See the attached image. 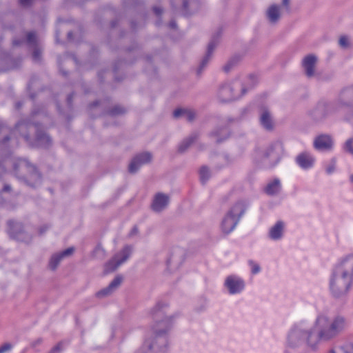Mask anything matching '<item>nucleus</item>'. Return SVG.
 <instances>
[{
	"label": "nucleus",
	"mask_w": 353,
	"mask_h": 353,
	"mask_svg": "<svg viewBox=\"0 0 353 353\" xmlns=\"http://www.w3.org/2000/svg\"><path fill=\"white\" fill-rule=\"evenodd\" d=\"M168 306L159 303L151 310L155 324L145 338L139 353H161L167 344V334L172 326V318L167 314Z\"/></svg>",
	"instance_id": "nucleus-1"
},
{
	"label": "nucleus",
	"mask_w": 353,
	"mask_h": 353,
	"mask_svg": "<svg viewBox=\"0 0 353 353\" xmlns=\"http://www.w3.org/2000/svg\"><path fill=\"white\" fill-rule=\"evenodd\" d=\"M346 326V319L342 316L319 314L314 324V334L309 335V346L314 347L320 341L333 340L345 330Z\"/></svg>",
	"instance_id": "nucleus-2"
},
{
	"label": "nucleus",
	"mask_w": 353,
	"mask_h": 353,
	"mask_svg": "<svg viewBox=\"0 0 353 353\" xmlns=\"http://www.w3.org/2000/svg\"><path fill=\"white\" fill-rule=\"evenodd\" d=\"M353 284V254L340 259L330 280V289L336 297L345 295Z\"/></svg>",
	"instance_id": "nucleus-3"
},
{
	"label": "nucleus",
	"mask_w": 353,
	"mask_h": 353,
	"mask_svg": "<svg viewBox=\"0 0 353 353\" xmlns=\"http://www.w3.org/2000/svg\"><path fill=\"white\" fill-rule=\"evenodd\" d=\"M12 163L14 174L21 181L31 188L41 184V176L37 168L26 159H18L12 161L4 158L0 161V176L4 174L8 165Z\"/></svg>",
	"instance_id": "nucleus-4"
},
{
	"label": "nucleus",
	"mask_w": 353,
	"mask_h": 353,
	"mask_svg": "<svg viewBox=\"0 0 353 353\" xmlns=\"http://www.w3.org/2000/svg\"><path fill=\"white\" fill-rule=\"evenodd\" d=\"M28 128H33L36 131L35 145L39 147H47L50 143V138L42 130L34 124L22 121L19 122L15 127V130H12L5 125H0V150H3L8 141L10 139V135L19 132L26 141H28V136L26 133Z\"/></svg>",
	"instance_id": "nucleus-5"
},
{
	"label": "nucleus",
	"mask_w": 353,
	"mask_h": 353,
	"mask_svg": "<svg viewBox=\"0 0 353 353\" xmlns=\"http://www.w3.org/2000/svg\"><path fill=\"white\" fill-rule=\"evenodd\" d=\"M353 108V86L343 89L338 97L330 103V110L334 113Z\"/></svg>",
	"instance_id": "nucleus-6"
},
{
	"label": "nucleus",
	"mask_w": 353,
	"mask_h": 353,
	"mask_svg": "<svg viewBox=\"0 0 353 353\" xmlns=\"http://www.w3.org/2000/svg\"><path fill=\"white\" fill-rule=\"evenodd\" d=\"M240 85V81L239 80L222 84L218 91L219 101L227 103L239 99L241 97L239 88Z\"/></svg>",
	"instance_id": "nucleus-7"
},
{
	"label": "nucleus",
	"mask_w": 353,
	"mask_h": 353,
	"mask_svg": "<svg viewBox=\"0 0 353 353\" xmlns=\"http://www.w3.org/2000/svg\"><path fill=\"white\" fill-rule=\"evenodd\" d=\"M133 250L131 245H125L105 265V272L109 273L116 270L121 264L125 263L130 256Z\"/></svg>",
	"instance_id": "nucleus-8"
},
{
	"label": "nucleus",
	"mask_w": 353,
	"mask_h": 353,
	"mask_svg": "<svg viewBox=\"0 0 353 353\" xmlns=\"http://www.w3.org/2000/svg\"><path fill=\"white\" fill-rule=\"evenodd\" d=\"M284 154V147L281 142L276 141L272 143L265 151L264 157L270 166L276 165Z\"/></svg>",
	"instance_id": "nucleus-9"
},
{
	"label": "nucleus",
	"mask_w": 353,
	"mask_h": 353,
	"mask_svg": "<svg viewBox=\"0 0 353 353\" xmlns=\"http://www.w3.org/2000/svg\"><path fill=\"white\" fill-rule=\"evenodd\" d=\"M314 334L312 331L306 330L304 328L295 326L290 332L288 336V341L291 346H297L303 342L309 345V335Z\"/></svg>",
	"instance_id": "nucleus-10"
},
{
	"label": "nucleus",
	"mask_w": 353,
	"mask_h": 353,
	"mask_svg": "<svg viewBox=\"0 0 353 353\" xmlns=\"http://www.w3.org/2000/svg\"><path fill=\"white\" fill-rule=\"evenodd\" d=\"M8 225V233L12 238L26 243H29L31 241L32 236L24 230L20 222L9 220Z\"/></svg>",
	"instance_id": "nucleus-11"
},
{
	"label": "nucleus",
	"mask_w": 353,
	"mask_h": 353,
	"mask_svg": "<svg viewBox=\"0 0 353 353\" xmlns=\"http://www.w3.org/2000/svg\"><path fill=\"white\" fill-rule=\"evenodd\" d=\"M318 61L319 58L314 54H307L303 58L301 66L307 77L312 78L316 75Z\"/></svg>",
	"instance_id": "nucleus-12"
},
{
	"label": "nucleus",
	"mask_w": 353,
	"mask_h": 353,
	"mask_svg": "<svg viewBox=\"0 0 353 353\" xmlns=\"http://www.w3.org/2000/svg\"><path fill=\"white\" fill-rule=\"evenodd\" d=\"M184 252L179 248H174L170 250L166 260V265L169 270H175L179 268L183 261Z\"/></svg>",
	"instance_id": "nucleus-13"
},
{
	"label": "nucleus",
	"mask_w": 353,
	"mask_h": 353,
	"mask_svg": "<svg viewBox=\"0 0 353 353\" xmlns=\"http://www.w3.org/2000/svg\"><path fill=\"white\" fill-rule=\"evenodd\" d=\"M74 248H68L65 250L55 252L49 259L48 268L51 271H55L61 262L65 259L71 256L74 253Z\"/></svg>",
	"instance_id": "nucleus-14"
},
{
	"label": "nucleus",
	"mask_w": 353,
	"mask_h": 353,
	"mask_svg": "<svg viewBox=\"0 0 353 353\" xmlns=\"http://www.w3.org/2000/svg\"><path fill=\"white\" fill-rule=\"evenodd\" d=\"M152 159V154L148 152L136 155L129 165V172L132 174L136 173L142 165L150 163Z\"/></svg>",
	"instance_id": "nucleus-15"
},
{
	"label": "nucleus",
	"mask_w": 353,
	"mask_h": 353,
	"mask_svg": "<svg viewBox=\"0 0 353 353\" xmlns=\"http://www.w3.org/2000/svg\"><path fill=\"white\" fill-rule=\"evenodd\" d=\"M314 148L319 151H329L333 147V139L330 134H322L316 136L313 142Z\"/></svg>",
	"instance_id": "nucleus-16"
},
{
	"label": "nucleus",
	"mask_w": 353,
	"mask_h": 353,
	"mask_svg": "<svg viewBox=\"0 0 353 353\" xmlns=\"http://www.w3.org/2000/svg\"><path fill=\"white\" fill-rule=\"evenodd\" d=\"M260 125L267 131H272L274 122L270 110L267 107H261L259 111Z\"/></svg>",
	"instance_id": "nucleus-17"
},
{
	"label": "nucleus",
	"mask_w": 353,
	"mask_h": 353,
	"mask_svg": "<svg viewBox=\"0 0 353 353\" xmlns=\"http://www.w3.org/2000/svg\"><path fill=\"white\" fill-rule=\"evenodd\" d=\"M225 286L232 294L241 292L245 287L244 281L239 277L230 275L225 281Z\"/></svg>",
	"instance_id": "nucleus-18"
},
{
	"label": "nucleus",
	"mask_w": 353,
	"mask_h": 353,
	"mask_svg": "<svg viewBox=\"0 0 353 353\" xmlns=\"http://www.w3.org/2000/svg\"><path fill=\"white\" fill-rule=\"evenodd\" d=\"M123 281V276H116L115 278L110 282L108 287L99 290L96 293V296L101 299L111 295L121 286Z\"/></svg>",
	"instance_id": "nucleus-19"
},
{
	"label": "nucleus",
	"mask_w": 353,
	"mask_h": 353,
	"mask_svg": "<svg viewBox=\"0 0 353 353\" xmlns=\"http://www.w3.org/2000/svg\"><path fill=\"white\" fill-rule=\"evenodd\" d=\"M170 202V197L163 193H157L154 196L151 204L152 210L155 212H161L165 210Z\"/></svg>",
	"instance_id": "nucleus-20"
},
{
	"label": "nucleus",
	"mask_w": 353,
	"mask_h": 353,
	"mask_svg": "<svg viewBox=\"0 0 353 353\" xmlns=\"http://www.w3.org/2000/svg\"><path fill=\"white\" fill-rule=\"evenodd\" d=\"M334 113L330 110V103L320 102L312 112V116L315 120H321L330 114Z\"/></svg>",
	"instance_id": "nucleus-21"
},
{
	"label": "nucleus",
	"mask_w": 353,
	"mask_h": 353,
	"mask_svg": "<svg viewBox=\"0 0 353 353\" xmlns=\"http://www.w3.org/2000/svg\"><path fill=\"white\" fill-rule=\"evenodd\" d=\"M265 17L270 24H276L281 17V6L276 4L270 6L265 11Z\"/></svg>",
	"instance_id": "nucleus-22"
},
{
	"label": "nucleus",
	"mask_w": 353,
	"mask_h": 353,
	"mask_svg": "<svg viewBox=\"0 0 353 353\" xmlns=\"http://www.w3.org/2000/svg\"><path fill=\"white\" fill-rule=\"evenodd\" d=\"M248 205V203L245 201H238L234 203L228 213L234 218H236L238 221H239L241 216L245 214Z\"/></svg>",
	"instance_id": "nucleus-23"
},
{
	"label": "nucleus",
	"mask_w": 353,
	"mask_h": 353,
	"mask_svg": "<svg viewBox=\"0 0 353 353\" xmlns=\"http://www.w3.org/2000/svg\"><path fill=\"white\" fill-rule=\"evenodd\" d=\"M295 161L301 168L307 170L313 166L314 158L309 152H303L297 155Z\"/></svg>",
	"instance_id": "nucleus-24"
},
{
	"label": "nucleus",
	"mask_w": 353,
	"mask_h": 353,
	"mask_svg": "<svg viewBox=\"0 0 353 353\" xmlns=\"http://www.w3.org/2000/svg\"><path fill=\"white\" fill-rule=\"evenodd\" d=\"M238 223L239 221L236 218H234L227 213L221 223L222 232L226 234L230 233L235 228Z\"/></svg>",
	"instance_id": "nucleus-25"
},
{
	"label": "nucleus",
	"mask_w": 353,
	"mask_h": 353,
	"mask_svg": "<svg viewBox=\"0 0 353 353\" xmlns=\"http://www.w3.org/2000/svg\"><path fill=\"white\" fill-rule=\"evenodd\" d=\"M175 119H184L188 121H192L196 117V112L192 109L178 108L173 112Z\"/></svg>",
	"instance_id": "nucleus-26"
},
{
	"label": "nucleus",
	"mask_w": 353,
	"mask_h": 353,
	"mask_svg": "<svg viewBox=\"0 0 353 353\" xmlns=\"http://www.w3.org/2000/svg\"><path fill=\"white\" fill-rule=\"evenodd\" d=\"M27 42L28 43L34 48L33 50V59L35 61H39L41 56V50L37 46V38L35 33L30 32L27 34Z\"/></svg>",
	"instance_id": "nucleus-27"
},
{
	"label": "nucleus",
	"mask_w": 353,
	"mask_h": 353,
	"mask_svg": "<svg viewBox=\"0 0 353 353\" xmlns=\"http://www.w3.org/2000/svg\"><path fill=\"white\" fill-rule=\"evenodd\" d=\"M285 224L283 221H277L269 230V237L274 241L281 239L283 234Z\"/></svg>",
	"instance_id": "nucleus-28"
},
{
	"label": "nucleus",
	"mask_w": 353,
	"mask_h": 353,
	"mask_svg": "<svg viewBox=\"0 0 353 353\" xmlns=\"http://www.w3.org/2000/svg\"><path fill=\"white\" fill-rule=\"evenodd\" d=\"M217 45V43L215 41H212L209 43L208 46V50L207 53L205 57L202 59L200 65L197 70V73L199 74L201 73L203 68L207 65L210 59L212 57V55L213 54L214 50L215 49L216 46Z\"/></svg>",
	"instance_id": "nucleus-29"
},
{
	"label": "nucleus",
	"mask_w": 353,
	"mask_h": 353,
	"mask_svg": "<svg viewBox=\"0 0 353 353\" xmlns=\"http://www.w3.org/2000/svg\"><path fill=\"white\" fill-rule=\"evenodd\" d=\"M281 189V185L280 180L279 179H274L267 184L265 188V192L268 195L272 196L278 194Z\"/></svg>",
	"instance_id": "nucleus-30"
},
{
	"label": "nucleus",
	"mask_w": 353,
	"mask_h": 353,
	"mask_svg": "<svg viewBox=\"0 0 353 353\" xmlns=\"http://www.w3.org/2000/svg\"><path fill=\"white\" fill-rule=\"evenodd\" d=\"M256 83V79L254 75H250L243 82L240 81L239 91L241 96L243 95L248 90L253 88Z\"/></svg>",
	"instance_id": "nucleus-31"
},
{
	"label": "nucleus",
	"mask_w": 353,
	"mask_h": 353,
	"mask_svg": "<svg viewBox=\"0 0 353 353\" xmlns=\"http://www.w3.org/2000/svg\"><path fill=\"white\" fill-rule=\"evenodd\" d=\"M211 136L215 139L216 143H221L229 137L230 132L225 128H218L212 132Z\"/></svg>",
	"instance_id": "nucleus-32"
},
{
	"label": "nucleus",
	"mask_w": 353,
	"mask_h": 353,
	"mask_svg": "<svg viewBox=\"0 0 353 353\" xmlns=\"http://www.w3.org/2000/svg\"><path fill=\"white\" fill-rule=\"evenodd\" d=\"M198 134L196 133L192 134L188 138L184 139L179 145V152H185L190 145L196 140Z\"/></svg>",
	"instance_id": "nucleus-33"
},
{
	"label": "nucleus",
	"mask_w": 353,
	"mask_h": 353,
	"mask_svg": "<svg viewBox=\"0 0 353 353\" xmlns=\"http://www.w3.org/2000/svg\"><path fill=\"white\" fill-rule=\"evenodd\" d=\"M200 179L205 183L210 177V171L207 166H202L199 170Z\"/></svg>",
	"instance_id": "nucleus-34"
},
{
	"label": "nucleus",
	"mask_w": 353,
	"mask_h": 353,
	"mask_svg": "<svg viewBox=\"0 0 353 353\" xmlns=\"http://www.w3.org/2000/svg\"><path fill=\"white\" fill-rule=\"evenodd\" d=\"M339 45L343 49H347L350 46V39L346 35H342L339 37Z\"/></svg>",
	"instance_id": "nucleus-35"
},
{
	"label": "nucleus",
	"mask_w": 353,
	"mask_h": 353,
	"mask_svg": "<svg viewBox=\"0 0 353 353\" xmlns=\"http://www.w3.org/2000/svg\"><path fill=\"white\" fill-rule=\"evenodd\" d=\"M344 150L346 152L353 155V138H350L345 141Z\"/></svg>",
	"instance_id": "nucleus-36"
},
{
	"label": "nucleus",
	"mask_w": 353,
	"mask_h": 353,
	"mask_svg": "<svg viewBox=\"0 0 353 353\" xmlns=\"http://www.w3.org/2000/svg\"><path fill=\"white\" fill-rule=\"evenodd\" d=\"M236 63V60L234 59H230L228 62L223 66V70L226 72H229Z\"/></svg>",
	"instance_id": "nucleus-37"
},
{
	"label": "nucleus",
	"mask_w": 353,
	"mask_h": 353,
	"mask_svg": "<svg viewBox=\"0 0 353 353\" xmlns=\"http://www.w3.org/2000/svg\"><path fill=\"white\" fill-rule=\"evenodd\" d=\"M125 112V109L120 106H115L110 111V114L112 115H118L121 114Z\"/></svg>",
	"instance_id": "nucleus-38"
},
{
	"label": "nucleus",
	"mask_w": 353,
	"mask_h": 353,
	"mask_svg": "<svg viewBox=\"0 0 353 353\" xmlns=\"http://www.w3.org/2000/svg\"><path fill=\"white\" fill-rule=\"evenodd\" d=\"M249 264L252 268V274H257L258 272H260L261 268H260V266L259 265V264L254 263L252 261H250Z\"/></svg>",
	"instance_id": "nucleus-39"
},
{
	"label": "nucleus",
	"mask_w": 353,
	"mask_h": 353,
	"mask_svg": "<svg viewBox=\"0 0 353 353\" xmlns=\"http://www.w3.org/2000/svg\"><path fill=\"white\" fill-rule=\"evenodd\" d=\"M12 349V345L10 343H4L0 346V353H6Z\"/></svg>",
	"instance_id": "nucleus-40"
},
{
	"label": "nucleus",
	"mask_w": 353,
	"mask_h": 353,
	"mask_svg": "<svg viewBox=\"0 0 353 353\" xmlns=\"http://www.w3.org/2000/svg\"><path fill=\"white\" fill-rule=\"evenodd\" d=\"M94 254L95 256L100 255L102 258L105 255V250L101 246L98 245L94 250Z\"/></svg>",
	"instance_id": "nucleus-41"
},
{
	"label": "nucleus",
	"mask_w": 353,
	"mask_h": 353,
	"mask_svg": "<svg viewBox=\"0 0 353 353\" xmlns=\"http://www.w3.org/2000/svg\"><path fill=\"white\" fill-rule=\"evenodd\" d=\"M335 170V162L332 161L326 168V172L327 174L332 173Z\"/></svg>",
	"instance_id": "nucleus-42"
},
{
	"label": "nucleus",
	"mask_w": 353,
	"mask_h": 353,
	"mask_svg": "<svg viewBox=\"0 0 353 353\" xmlns=\"http://www.w3.org/2000/svg\"><path fill=\"white\" fill-rule=\"evenodd\" d=\"M62 351L61 345L59 343L54 347L50 353H61Z\"/></svg>",
	"instance_id": "nucleus-43"
},
{
	"label": "nucleus",
	"mask_w": 353,
	"mask_h": 353,
	"mask_svg": "<svg viewBox=\"0 0 353 353\" xmlns=\"http://www.w3.org/2000/svg\"><path fill=\"white\" fill-rule=\"evenodd\" d=\"M33 0H19L20 4L23 6H28L32 3Z\"/></svg>",
	"instance_id": "nucleus-44"
},
{
	"label": "nucleus",
	"mask_w": 353,
	"mask_h": 353,
	"mask_svg": "<svg viewBox=\"0 0 353 353\" xmlns=\"http://www.w3.org/2000/svg\"><path fill=\"white\" fill-rule=\"evenodd\" d=\"M49 228V226L47 225H43L42 226H41L39 228V232L40 234H43L44 232H46Z\"/></svg>",
	"instance_id": "nucleus-45"
},
{
	"label": "nucleus",
	"mask_w": 353,
	"mask_h": 353,
	"mask_svg": "<svg viewBox=\"0 0 353 353\" xmlns=\"http://www.w3.org/2000/svg\"><path fill=\"white\" fill-rule=\"evenodd\" d=\"M11 191V187L10 185H4L2 190L0 191V194L2 192H10Z\"/></svg>",
	"instance_id": "nucleus-46"
},
{
	"label": "nucleus",
	"mask_w": 353,
	"mask_h": 353,
	"mask_svg": "<svg viewBox=\"0 0 353 353\" xmlns=\"http://www.w3.org/2000/svg\"><path fill=\"white\" fill-rule=\"evenodd\" d=\"M154 12L157 14V15H159L162 13L163 10L161 8L159 7H154Z\"/></svg>",
	"instance_id": "nucleus-47"
},
{
	"label": "nucleus",
	"mask_w": 353,
	"mask_h": 353,
	"mask_svg": "<svg viewBox=\"0 0 353 353\" xmlns=\"http://www.w3.org/2000/svg\"><path fill=\"white\" fill-rule=\"evenodd\" d=\"M137 233H138V228L137 227H134L130 233V236H132L134 235H136Z\"/></svg>",
	"instance_id": "nucleus-48"
},
{
	"label": "nucleus",
	"mask_w": 353,
	"mask_h": 353,
	"mask_svg": "<svg viewBox=\"0 0 353 353\" xmlns=\"http://www.w3.org/2000/svg\"><path fill=\"white\" fill-rule=\"evenodd\" d=\"M290 0H283L282 3L284 6H288L289 4Z\"/></svg>",
	"instance_id": "nucleus-49"
},
{
	"label": "nucleus",
	"mask_w": 353,
	"mask_h": 353,
	"mask_svg": "<svg viewBox=\"0 0 353 353\" xmlns=\"http://www.w3.org/2000/svg\"><path fill=\"white\" fill-rule=\"evenodd\" d=\"M20 43H21V41H18V40H14V41H13V45H14V46L19 45V44H20Z\"/></svg>",
	"instance_id": "nucleus-50"
},
{
	"label": "nucleus",
	"mask_w": 353,
	"mask_h": 353,
	"mask_svg": "<svg viewBox=\"0 0 353 353\" xmlns=\"http://www.w3.org/2000/svg\"><path fill=\"white\" fill-rule=\"evenodd\" d=\"M68 37L69 39H72V32H69L68 33Z\"/></svg>",
	"instance_id": "nucleus-51"
},
{
	"label": "nucleus",
	"mask_w": 353,
	"mask_h": 353,
	"mask_svg": "<svg viewBox=\"0 0 353 353\" xmlns=\"http://www.w3.org/2000/svg\"><path fill=\"white\" fill-rule=\"evenodd\" d=\"M5 54L3 52L1 48H0V59L4 57Z\"/></svg>",
	"instance_id": "nucleus-52"
},
{
	"label": "nucleus",
	"mask_w": 353,
	"mask_h": 353,
	"mask_svg": "<svg viewBox=\"0 0 353 353\" xmlns=\"http://www.w3.org/2000/svg\"><path fill=\"white\" fill-rule=\"evenodd\" d=\"M350 181L353 185V174L350 176Z\"/></svg>",
	"instance_id": "nucleus-53"
},
{
	"label": "nucleus",
	"mask_w": 353,
	"mask_h": 353,
	"mask_svg": "<svg viewBox=\"0 0 353 353\" xmlns=\"http://www.w3.org/2000/svg\"><path fill=\"white\" fill-rule=\"evenodd\" d=\"M71 100H72V96H69V97H68V103L69 104H70V103H71Z\"/></svg>",
	"instance_id": "nucleus-54"
},
{
	"label": "nucleus",
	"mask_w": 353,
	"mask_h": 353,
	"mask_svg": "<svg viewBox=\"0 0 353 353\" xmlns=\"http://www.w3.org/2000/svg\"><path fill=\"white\" fill-rule=\"evenodd\" d=\"M170 26H171L172 28H174V27L176 26V24H175V23H174V22H171V23H170Z\"/></svg>",
	"instance_id": "nucleus-55"
},
{
	"label": "nucleus",
	"mask_w": 353,
	"mask_h": 353,
	"mask_svg": "<svg viewBox=\"0 0 353 353\" xmlns=\"http://www.w3.org/2000/svg\"><path fill=\"white\" fill-rule=\"evenodd\" d=\"M330 353H335V351L334 350H331Z\"/></svg>",
	"instance_id": "nucleus-56"
}]
</instances>
